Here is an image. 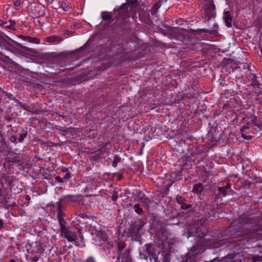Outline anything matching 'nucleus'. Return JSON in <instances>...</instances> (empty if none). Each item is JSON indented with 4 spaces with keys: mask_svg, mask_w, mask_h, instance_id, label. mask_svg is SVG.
Masks as SVG:
<instances>
[{
    "mask_svg": "<svg viewBox=\"0 0 262 262\" xmlns=\"http://www.w3.org/2000/svg\"><path fill=\"white\" fill-rule=\"evenodd\" d=\"M121 158L115 155L114 156V160L112 163V165L114 167H116L117 166L118 163L121 162Z\"/></svg>",
    "mask_w": 262,
    "mask_h": 262,
    "instance_id": "nucleus-17",
    "label": "nucleus"
},
{
    "mask_svg": "<svg viewBox=\"0 0 262 262\" xmlns=\"http://www.w3.org/2000/svg\"><path fill=\"white\" fill-rule=\"evenodd\" d=\"M55 207L56 208L57 213V217H64L65 216V213L62 211V207L61 205V200H59L58 202H57L55 205Z\"/></svg>",
    "mask_w": 262,
    "mask_h": 262,
    "instance_id": "nucleus-6",
    "label": "nucleus"
},
{
    "mask_svg": "<svg viewBox=\"0 0 262 262\" xmlns=\"http://www.w3.org/2000/svg\"><path fill=\"white\" fill-rule=\"evenodd\" d=\"M87 262H95L94 258L90 257L87 259Z\"/></svg>",
    "mask_w": 262,
    "mask_h": 262,
    "instance_id": "nucleus-31",
    "label": "nucleus"
},
{
    "mask_svg": "<svg viewBox=\"0 0 262 262\" xmlns=\"http://www.w3.org/2000/svg\"><path fill=\"white\" fill-rule=\"evenodd\" d=\"M160 5L159 3L155 4L151 8V13H155L160 8Z\"/></svg>",
    "mask_w": 262,
    "mask_h": 262,
    "instance_id": "nucleus-21",
    "label": "nucleus"
},
{
    "mask_svg": "<svg viewBox=\"0 0 262 262\" xmlns=\"http://www.w3.org/2000/svg\"><path fill=\"white\" fill-rule=\"evenodd\" d=\"M62 170L63 172H66L69 171L68 169L66 168H63Z\"/></svg>",
    "mask_w": 262,
    "mask_h": 262,
    "instance_id": "nucleus-35",
    "label": "nucleus"
},
{
    "mask_svg": "<svg viewBox=\"0 0 262 262\" xmlns=\"http://www.w3.org/2000/svg\"><path fill=\"white\" fill-rule=\"evenodd\" d=\"M118 196V195L117 193H114L112 195V200L113 201H115L117 200Z\"/></svg>",
    "mask_w": 262,
    "mask_h": 262,
    "instance_id": "nucleus-26",
    "label": "nucleus"
},
{
    "mask_svg": "<svg viewBox=\"0 0 262 262\" xmlns=\"http://www.w3.org/2000/svg\"><path fill=\"white\" fill-rule=\"evenodd\" d=\"M10 141L12 142H15L17 139V138L15 136H12L11 137H10Z\"/></svg>",
    "mask_w": 262,
    "mask_h": 262,
    "instance_id": "nucleus-28",
    "label": "nucleus"
},
{
    "mask_svg": "<svg viewBox=\"0 0 262 262\" xmlns=\"http://www.w3.org/2000/svg\"><path fill=\"white\" fill-rule=\"evenodd\" d=\"M60 235L62 237L65 238L69 242H74L77 246H81L84 245V238L82 235H80V239L78 241L77 238V234L75 232L69 230L67 228L60 230Z\"/></svg>",
    "mask_w": 262,
    "mask_h": 262,
    "instance_id": "nucleus-2",
    "label": "nucleus"
},
{
    "mask_svg": "<svg viewBox=\"0 0 262 262\" xmlns=\"http://www.w3.org/2000/svg\"><path fill=\"white\" fill-rule=\"evenodd\" d=\"M250 221L249 217L243 215L232 223L231 226L235 232L228 241L233 245L229 246L230 249L239 250L255 246L254 243L257 240L258 231L257 228L251 226Z\"/></svg>",
    "mask_w": 262,
    "mask_h": 262,
    "instance_id": "nucleus-1",
    "label": "nucleus"
},
{
    "mask_svg": "<svg viewBox=\"0 0 262 262\" xmlns=\"http://www.w3.org/2000/svg\"><path fill=\"white\" fill-rule=\"evenodd\" d=\"M176 200L177 203L181 205V208L183 210L187 209L191 207L190 205L187 204L186 203V200L181 196H177Z\"/></svg>",
    "mask_w": 262,
    "mask_h": 262,
    "instance_id": "nucleus-5",
    "label": "nucleus"
},
{
    "mask_svg": "<svg viewBox=\"0 0 262 262\" xmlns=\"http://www.w3.org/2000/svg\"><path fill=\"white\" fill-rule=\"evenodd\" d=\"M55 180L59 183H62L63 182L62 179L59 176H56L55 178Z\"/></svg>",
    "mask_w": 262,
    "mask_h": 262,
    "instance_id": "nucleus-27",
    "label": "nucleus"
},
{
    "mask_svg": "<svg viewBox=\"0 0 262 262\" xmlns=\"http://www.w3.org/2000/svg\"><path fill=\"white\" fill-rule=\"evenodd\" d=\"M11 262H13V261H11Z\"/></svg>",
    "mask_w": 262,
    "mask_h": 262,
    "instance_id": "nucleus-36",
    "label": "nucleus"
},
{
    "mask_svg": "<svg viewBox=\"0 0 262 262\" xmlns=\"http://www.w3.org/2000/svg\"><path fill=\"white\" fill-rule=\"evenodd\" d=\"M27 135V133L22 134H20L19 138H18V141L19 142H23L24 139L26 137Z\"/></svg>",
    "mask_w": 262,
    "mask_h": 262,
    "instance_id": "nucleus-23",
    "label": "nucleus"
},
{
    "mask_svg": "<svg viewBox=\"0 0 262 262\" xmlns=\"http://www.w3.org/2000/svg\"><path fill=\"white\" fill-rule=\"evenodd\" d=\"M204 189L203 185L201 183L195 184L193 187L192 191L195 193H201Z\"/></svg>",
    "mask_w": 262,
    "mask_h": 262,
    "instance_id": "nucleus-9",
    "label": "nucleus"
},
{
    "mask_svg": "<svg viewBox=\"0 0 262 262\" xmlns=\"http://www.w3.org/2000/svg\"><path fill=\"white\" fill-rule=\"evenodd\" d=\"M70 177H71V176H70V173L68 171V172H67L66 173V174H65V176H64L63 178H64V179H68L70 178Z\"/></svg>",
    "mask_w": 262,
    "mask_h": 262,
    "instance_id": "nucleus-29",
    "label": "nucleus"
},
{
    "mask_svg": "<svg viewBox=\"0 0 262 262\" xmlns=\"http://www.w3.org/2000/svg\"><path fill=\"white\" fill-rule=\"evenodd\" d=\"M20 37L21 38H22L23 40H26V41L31 42V43L38 44L40 42L39 39L36 37H31V36H24V35H20Z\"/></svg>",
    "mask_w": 262,
    "mask_h": 262,
    "instance_id": "nucleus-7",
    "label": "nucleus"
},
{
    "mask_svg": "<svg viewBox=\"0 0 262 262\" xmlns=\"http://www.w3.org/2000/svg\"><path fill=\"white\" fill-rule=\"evenodd\" d=\"M224 188H226V190L230 189L231 188V185L229 184H227L225 187Z\"/></svg>",
    "mask_w": 262,
    "mask_h": 262,
    "instance_id": "nucleus-32",
    "label": "nucleus"
},
{
    "mask_svg": "<svg viewBox=\"0 0 262 262\" xmlns=\"http://www.w3.org/2000/svg\"><path fill=\"white\" fill-rule=\"evenodd\" d=\"M61 7L64 11H69L71 7L65 2H62L61 3Z\"/></svg>",
    "mask_w": 262,
    "mask_h": 262,
    "instance_id": "nucleus-18",
    "label": "nucleus"
},
{
    "mask_svg": "<svg viewBox=\"0 0 262 262\" xmlns=\"http://www.w3.org/2000/svg\"><path fill=\"white\" fill-rule=\"evenodd\" d=\"M145 248V251L149 256H152L154 254L153 249H152V245L150 244H145L144 246Z\"/></svg>",
    "mask_w": 262,
    "mask_h": 262,
    "instance_id": "nucleus-13",
    "label": "nucleus"
},
{
    "mask_svg": "<svg viewBox=\"0 0 262 262\" xmlns=\"http://www.w3.org/2000/svg\"><path fill=\"white\" fill-rule=\"evenodd\" d=\"M0 26L9 29L11 30H15V27L13 26V25H7V23L6 21H4L1 19H0Z\"/></svg>",
    "mask_w": 262,
    "mask_h": 262,
    "instance_id": "nucleus-15",
    "label": "nucleus"
},
{
    "mask_svg": "<svg viewBox=\"0 0 262 262\" xmlns=\"http://www.w3.org/2000/svg\"><path fill=\"white\" fill-rule=\"evenodd\" d=\"M134 208H135V211L138 213V214H141L143 212V210L140 207L139 204H135V206H134Z\"/></svg>",
    "mask_w": 262,
    "mask_h": 262,
    "instance_id": "nucleus-20",
    "label": "nucleus"
},
{
    "mask_svg": "<svg viewBox=\"0 0 262 262\" xmlns=\"http://www.w3.org/2000/svg\"><path fill=\"white\" fill-rule=\"evenodd\" d=\"M4 227V222L2 219H0V229Z\"/></svg>",
    "mask_w": 262,
    "mask_h": 262,
    "instance_id": "nucleus-30",
    "label": "nucleus"
},
{
    "mask_svg": "<svg viewBox=\"0 0 262 262\" xmlns=\"http://www.w3.org/2000/svg\"><path fill=\"white\" fill-rule=\"evenodd\" d=\"M30 259L32 262H37L39 260V258L38 256H34L33 257H30Z\"/></svg>",
    "mask_w": 262,
    "mask_h": 262,
    "instance_id": "nucleus-24",
    "label": "nucleus"
},
{
    "mask_svg": "<svg viewBox=\"0 0 262 262\" xmlns=\"http://www.w3.org/2000/svg\"><path fill=\"white\" fill-rule=\"evenodd\" d=\"M101 17L103 19L107 21L111 20L113 18L112 15L108 12H102Z\"/></svg>",
    "mask_w": 262,
    "mask_h": 262,
    "instance_id": "nucleus-14",
    "label": "nucleus"
},
{
    "mask_svg": "<svg viewBox=\"0 0 262 262\" xmlns=\"http://www.w3.org/2000/svg\"><path fill=\"white\" fill-rule=\"evenodd\" d=\"M225 23L226 24V26L228 27H230L232 26L231 21L232 19L230 15V13L228 11H226L225 13V16H224Z\"/></svg>",
    "mask_w": 262,
    "mask_h": 262,
    "instance_id": "nucleus-11",
    "label": "nucleus"
},
{
    "mask_svg": "<svg viewBox=\"0 0 262 262\" xmlns=\"http://www.w3.org/2000/svg\"><path fill=\"white\" fill-rule=\"evenodd\" d=\"M215 8L214 5L212 2H211L209 3L207 6L206 10L210 15H212L215 10Z\"/></svg>",
    "mask_w": 262,
    "mask_h": 262,
    "instance_id": "nucleus-12",
    "label": "nucleus"
},
{
    "mask_svg": "<svg viewBox=\"0 0 262 262\" xmlns=\"http://www.w3.org/2000/svg\"><path fill=\"white\" fill-rule=\"evenodd\" d=\"M25 199L27 201H30V199H31L30 196L29 195H26Z\"/></svg>",
    "mask_w": 262,
    "mask_h": 262,
    "instance_id": "nucleus-33",
    "label": "nucleus"
},
{
    "mask_svg": "<svg viewBox=\"0 0 262 262\" xmlns=\"http://www.w3.org/2000/svg\"><path fill=\"white\" fill-rule=\"evenodd\" d=\"M128 4H124L118 9L117 11L118 12V14L120 15L119 17L125 18L128 16Z\"/></svg>",
    "mask_w": 262,
    "mask_h": 262,
    "instance_id": "nucleus-4",
    "label": "nucleus"
},
{
    "mask_svg": "<svg viewBox=\"0 0 262 262\" xmlns=\"http://www.w3.org/2000/svg\"><path fill=\"white\" fill-rule=\"evenodd\" d=\"M118 262H131L129 249L124 243H119L118 245Z\"/></svg>",
    "mask_w": 262,
    "mask_h": 262,
    "instance_id": "nucleus-3",
    "label": "nucleus"
},
{
    "mask_svg": "<svg viewBox=\"0 0 262 262\" xmlns=\"http://www.w3.org/2000/svg\"><path fill=\"white\" fill-rule=\"evenodd\" d=\"M10 22L11 23V24L10 25H13V26H14V25L16 24L15 23V20H10Z\"/></svg>",
    "mask_w": 262,
    "mask_h": 262,
    "instance_id": "nucleus-34",
    "label": "nucleus"
},
{
    "mask_svg": "<svg viewBox=\"0 0 262 262\" xmlns=\"http://www.w3.org/2000/svg\"><path fill=\"white\" fill-rule=\"evenodd\" d=\"M249 128V126L248 125H244L243 127L241 128V132L242 133V137L244 139L246 140H250L251 139V136L250 135H246L244 132L246 129H248Z\"/></svg>",
    "mask_w": 262,
    "mask_h": 262,
    "instance_id": "nucleus-10",
    "label": "nucleus"
},
{
    "mask_svg": "<svg viewBox=\"0 0 262 262\" xmlns=\"http://www.w3.org/2000/svg\"><path fill=\"white\" fill-rule=\"evenodd\" d=\"M20 0H16L13 3V5L15 7H18L21 4Z\"/></svg>",
    "mask_w": 262,
    "mask_h": 262,
    "instance_id": "nucleus-25",
    "label": "nucleus"
},
{
    "mask_svg": "<svg viewBox=\"0 0 262 262\" xmlns=\"http://www.w3.org/2000/svg\"><path fill=\"white\" fill-rule=\"evenodd\" d=\"M46 41L53 44H57L61 41V39L56 36H51L46 38Z\"/></svg>",
    "mask_w": 262,
    "mask_h": 262,
    "instance_id": "nucleus-8",
    "label": "nucleus"
},
{
    "mask_svg": "<svg viewBox=\"0 0 262 262\" xmlns=\"http://www.w3.org/2000/svg\"><path fill=\"white\" fill-rule=\"evenodd\" d=\"M5 181L8 185H11L14 181V179L11 176H5Z\"/></svg>",
    "mask_w": 262,
    "mask_h": 262,
    "instance_id": "nucleus-19",
    "label": "nucleus"
},
{
    "mask_svg": "<svg viewBox=\"0 0 262 262\" xmlns=\"http://www.w3.org/2000/svg\"><path fill=\"white\" fill-rule=\"evenodd\" d=\"M227 190L226 188L224 187H219V194L223 195L224 196L226 195L227 194Z\"/></svg>",
    "mask_w": 262,
    "mask_h": 262,
    "instance_id": "nucleus-22",
    "label": "nucleus"
},
{
    "mask_svg": "<svg viewBox=\"0 0 262 262\" xmlns=\"http://www.w3.org/2000/svg\"><path fill=\"white\" fill-rule=\"evenodd\" d=\"M58 220L60 224V230L67 228L66 227V222L64 221L63 217H58Z\"/></svg>",
    "mask_w": 262,
    "mask_h": 262,
    "instance_id": "nucleus-16",
    "label": "nucleus"
}]
</instances>
